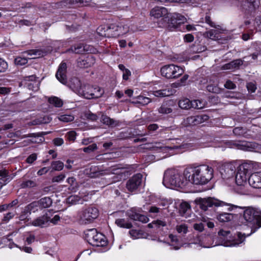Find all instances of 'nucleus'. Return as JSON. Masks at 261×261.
<instances>
[{
    "label": "nucleus",
    "mask_w": 261,
    "mask_h": 261,
    "mask_svg": "<svg viewBox=\"0 0 261 261\" xmlns=\"http://www.w3.org/2000/svg\"><path fill=\"white\" fill-rule=\"evenodd\" d=\"M158 112L160 114H167L171 113L172 112V110L167 104L164 103L158 109Z\"/></svg>",
    "instance_id": "obj_46"
},
{
    "label": "nucleus",
    "mask_w": 261,
    "mask_h": 261,
    "mask_svg": "<svg viewBox=\"0 0 261 261\" xmlns=\"http://www.w3.org/2000/svg\"><path fill=\"white\" fill-rule=\"evenodd\" d=\"M230 233L229 230H224L221 229L218 232V236L221 241V245L226 247L237 246L241 244L244 240L245 238L242 236L241 232H238L237 239L233 240H228L225 239L227 238V236Z\"/></svg>",
    "instance_id": "obj_10"
},
{
    "label": "nucleus",
    "mask_w": 261,
    "mask_h": 261,
    "mask_svg": "<svg viewBox=\"0 0 261 261\" xmlns=\"http://www.w3.org/2000/svg\"><path fill=\"white\" fill-rule=\"evenodd\" d=\"M110 37H117L123 35L129 31V27L124 20L116 19L113 22L108 24Z\"/></svg>",
    "instance_id": "obj_6"
},
{
    "label": "nucleus",
    "mask_w": 261,
    "mask_h": 261,
    "mask_svg": "<svg viewBox=\"0 0 261 261\" xmlns=\"http://www.w3.org/2000/svg\"><path fill=\"white\" fill-rule=\"evenodd\" d=\"M224 87L228 89H234L236 85L230 80H227L224 84Z\"/></svg>",
    "instance_id": "obj_64"
},
{
    "label": "nucleus",
    "mask_w": 261,
    "mask_h": 261,
    "mask_svg": "<svg viewBox=\"0 0 261 261\" xmlns=\"http://www.w3.org/2000/svg\"><path fill=\"white\" fill-rule=\"evenodd\" d=\"M243 63V61L241 59H237L231 62L229 65L231 66L232 68H239L240 66L242 65Z\"/></svg>",
    "instance_id": "obj_58"
},
{
    "label": "nucleus",
    "mask_w": 261,
    "mask_h": 261,
    "mask_svg": "<svg viewBox=\"0 0 261 261\" xmlns=\"http://www.w3.org/2000/svg\"><path fill=\"white\" fill-rule=\"evenodd\" d=\"M110 37H117L123 35L129 31V27L124 20L116 19L113 22L108 24Z\"/></svg>",
    "instance_id": "obj_7"
},
{
    "label": "nucleus",
    "mask_w": 261,
    "mask_h": 261,
    "mask_svg": "<svg viewBox=\"0 0 261 261\" xmlns=\"http://www.w3.org/2000/svg\"><path fill=\"white\" fill-rule=\"evenodd\" d=\"M83 47H84V54H95L97 51L96 48L90 45L83 43Z\"/></svg>",
    "instance_id": "obj_48"
},
{
    "label": "nucleus",
    "mask_w": 261,
    "mask_h": 261,
    "mask_svg": "<svg viewBox=\"0 0 261 261\" xmlns=\"http://www.w3.org/2000/svg\"><path fill=\"white\" fill-rule=\"evenodd\" d=\"M248 175L243 172H241L238 170L236 175V182L238 186H244L247 184V179Z\"/></svg>",
    "instance_id": "obj_27"
},
{
    "label": "nucleus",
    "mask_w": 261,
    "mask_h": 261,
    "mask_svg": "<svg viewBox=\"0 0 261 261\" xmlns=\"http://www.w3.org/2000/svg\"><path fill=\"white\" fill-rule=\"evenodd\" d=\"M96 232L97 230L95 228L88 229L84 232L85 238L89 244H91Z\"/></svg>",
    "instance_id": "obj_38"
},
{
    "label": "nucleus",
    "mask_w": 261,
    "mask_h": 261,
    "mask_svg": "<svg viewBox=\"0 0 261 261\" xmlns=\"http://www.w3.org/2000/svg\"><path fill=\"white\" fill-rule=\"evenodd\" d=\"M86 118L87 119L92 120V121H95L97 119L98 116L96 114H93L91 113V112H89L85 114V115Z\"/></svg>",
    "instance_id": "obj_63"
},
{
    "label": "nucleus",
    "mask_w": 261,
    "mask_h": 261,
    "mask_svg": "<svg viewBox=\"0 0 261 261\" xmlns=\"http://www.w3.org/2000/svg\"><path fill=\"white\" fill-rule=\"evenodd\" d=\"M99 215L98 210L94 206L83 208L79 213V221L81 224L92 223Z\"/></svg>",
    "instance_id": "obj_5"
},
{
    "label": "nucleus",
    "mask_w": 261,
    "mask_h": 261,
    "mask_svg": "<svg viewBox=\"0 0 261 261\" xmlns=\"http://www.w3.org/2000/svg\"><path fill=\"white\" fill-rule=\"evenodd\" d=\"M191 146L190 144L182 143L179 145H175L173 146L170 147V148L172 149H175L177 150V152L180 153L185 151L186 149L189 148Z\"/></svg>",
    "instance_id": "obj_41"
},
{
    "label": "nucleus",
    "mask_w": 261,
    "mask_h": 261,
    "mask_svg": "<svg viewBox=\"0 0 261 261\" xmlns=\"http://www.w3.org/2000/svg\"><path fill=\"white\" fill-rule=\"evenodd\" d=\"M8 67V65L7 62L0 58V72H5L7 70Z\"/></svg>",
    "instance_id": "obj_57"
},
{
    "label": "nucleus",
    "mask_w": 261,
    "mask_h": 261,
    "mask_svg": "<svg viewBox=\"0 0 261 261\" xmlns=\"http://www.w3.org/2000/svg\"><path fill=\"white\" fill-rule=\"evenodd\" d=\"M161 75L167 79H175L184 73V70L180 66L168 64L163 66L160 70Z\"/></svg>",
    "instance_id": "obj_9"
},
{
    "label": "nucleus",
    "mask_w": 261,
    "mask_h": 261,
    "mask_svg": "<svg viewBox=\"0 0 261 261\" xmlns=\"http://www.w3.org/2000/svg\"><path fill=\"white\" fill-rule=\"evenodd\" d=\"M248 130L246 127H236L233 129V133L237 137H244L246 138H250L251 135L248 134Z\"/></svg>",
    "instance_id": "obj_29"
},
{
    "label": "nucleus",
    "mask_w": 261,
    "mask_h": 261,
    "mask_svg": "<svg viewBox=\"0 0 261 261\" xmlns=\"http://www.w3.org/2000/svg\"><path fill=\"white\" fill-rule=\"evenodd\" d=\"M176 229L179 233H182L183 234H186L187 233L188 231V226L187 225L185 224L177 225L176 227Z\"/></svg>",
    "instance_id": "obj_55"
},
{
    "label": "nucleus",
    "mask_w": 261,
    "mask_h": 261,
    "mask_svg": "<svg viewBox=\"0 0 261 261\" xmlns=\"http://www.w3.org/2000/svg\"><path fill=\"white\" fill-rule=\"evenodd\" d=\"M187 183L184 173L182 174L178 170L170 168L164 172L163 184L167 188H182Z\"/></svg>",
    "instance_id": "obj_3"
},
{
    "label": "nucleus",
    "mask_w": 261,
    "mask_h": 261,
    "mask_svg": "<svg viewBox=\"0 0 261 261\" xmlns=\"http://www.w3.org/2000/svg\"><path fill=\"white\" fill-rule=\"evenodd\" d=\"M168 13V10L164 7H155L150 11V15L156 18L165 17Z\"/></svg>",
    "instance_id": "obj_24"
},
{
    "label": "nucleus",
    "mask_w": 261,
    "mask_h": 261,
    "mask_svg": "<svg viewBox=\"0 0 261 261\" xmlns=\"http://www.w3.org/2000/svg\"><path fill=\"white\" fill-rule=\"evenodd\" d=\"M81 200L77 195H71L66 199V202L70 204H75Z\"/></svg>",
    "instance_id": "obj_49"
},
{
    "label": "nucleus",
    "mask_w": 261,
    "mask_h": 261,
    "mask_svg": "<svg viewBox=\"0 0 261 261\" xmlns=\"http://www.w3.org/2000/svg\"><path fill=\"white\" fill-rule=\"evenodd\" d=\"M139 213L137 209L135 207H133L128 210L126 212V215L129 217L130 219L137 221Z\"/></svg>",
    "instance_id": "obj_42"
},
{
    "label": "nucleus",
    "mask_w": 261,
    "mask_h": 261,
    "mask_svg": "<svg viewBox=\"0 0 261 261\" xmlns=\"http://www.w3.org/2000/svg\"><path fill=\"white\" fill-rule=\"evenodd\" d=\"M95 60L92 55H89L85 58H79L77 60V65L80 68H88L93 65Z\"/></svg>",
    "instance_id": "obj_21"
},
{
    "label": "nucleus",
    "mask_w": 261,
    "mask_h": 261,
    "mask_svg": "<svg viewBox=\"0 0 261 261\" xmlns=\"http://www.w3.org/2000/svg\"><path fill=\"white\" fill-rule=\"evenodd\" d=\"M195 203L199 206V207L203 211H206L209 208H212L215 211L218 209L224 210L225 206H228L227 211H231L234 208H239L243 209L244 207L238 206L236 205L227 203L220 200L214 197H208L207 198H198L195 200Z\"/></svg>",
    "instance_id": "obj_2"
},
{
    "label": "nucleus",
    "mask_w": 261,
    "mask_h": 261,
    "mask_svg": "<svg viewBox=\"0 0 261 261\" xmlns=\"http://www.w3.org/2000/svg\"><path fill=\"white\" fill-rule=\"evenodd\" d=\"M97 33L100 36L105 37H110L108 34H109V25H101L98 27L96 30Z\"/></svg>",
    "instance_id": "obj_36"
},
{
    "label": "nucleus",
    "mask_w": 261,
    "mask_h": 261,
    "mask_svg": "<svg viewBox=\"0 0 261 261\" xmlns=\"http://www.w3.org/2000/svg\"><path fill=\"white\" fill-rule=\"evenodd\" d=\"M57 5L61 8L65 7H70L74 6L83 7V1L82 0H62L58 3Z\"/></svg>",
    "instance_id": "obj_22"
},
{
    "label": "nucleus",
    "mask_w": 261,
    "mask_h": 261,
    "mask_svg": "<svg viewBox=\"0 0 261 261\" xmlns=\"http://www.w3.org/2000/svg\"><path fill=\"white\" fill-rule=\"evenodd\" d=\"M193 101L188 98L180 100L178 102L179 107L182 109H189L192 108Z\"/></svg>",
    "instance_id": "obj_39"
},
{
    "label": "nucleus",
    "mask_w": 261,
    "mask_h": 261,
    "mask_svg": "<svg viewBox=\"0 0 261 261\" xmlns=\"http://www.w3.org/2000/svg\"><path fill=\"white\" fill-rule=\"evenodd\" d=\"M204 103L199 100H193L192 108L201 109L204 107Z\"/></svg>",
    "instance_id": "obj_56"
},
{
    "label": "nucleus",
    "mask_w": 261,
    "mask_h": 261,
    "mask_svg": "<svg viewBox=\"0 0 261 261\" xmlns=\"http://www.w3.org/2000/svg\"><path fill=\"white\" fill-rule=\"evenodd\" d=\"M229 144L230 147L248 151H252L257 147V144L255 142L245 141H231Z\"/></svg>",
    "instance_id": "obj_14"
},
{
    "label": "nucleus",
    "mask_w": 261,
    "mask_h": 261,
    "mask_svg": "<svg viewBox=\"0 0 261 261\" xmlns=\"http://www.w3.org/2000/svg\"><path fill=\"white\" fill-rule=\"evenodd\" d=\"M38 202L40 208L49 207L52 204V200L49 197H45L37 201Z\"/></svg>",
    "instance_id": "obj_35"
},
{
    "label": "nucleus",
    "mask_w": 261,
    "mask_h": 261,
    "mask_svg": "<svg viewBox=\"0 0 261 261\" xmlns=\"http://www.w3.org/2000/svg\"><path fill=\"white\" fill-rule=\"evenodd\" d=\"M235 166L230 163H225L221 168L220 173L224 179H228L233 176L236 172Z\"/></svg>",
    "instance_id": "obj_16"
},
{
    "label": "nucleus",
    "mask_w": 261,
    "mask_h": 261,
    "mask_svg": "<svg viewBox=\"0 0 261 261\" xmlns=\"http://www.w3.org/2000/svg\"><path fill=\"white\" fill-rule=\"evenodd\" d=\"M186 18L182 15L178 13L173 14L168 19V27L171 31L174 30H181L182 28H185L184 22Z\"/></svg>",
    "instance_id": "obj_12"
},
{
    "label": "nucleus",
    "mask_w": 261,
    "mask_h": 261,
    "mask_svg": "<svg viewBox=\"0 0 261 261\" xmlns=\"http://www.w3.org/2000/svg\"><path fill=\"white\" fill-rule=\"evenodd\" d=\"M169 238L170 241L169 244L171 246L173 247L174 249L178 250L181 247L182 244L177 239L176 236L170 234L169 236Z\"/></svg>",
    "instance_id": "obj_31"
},
{
    "label": "nucleus",
    "mask_w": 261,
    "mask_h": 261,
    "mask_svg": "<svg viewBox=\"0 0 261 261\" xmlns=\"http://www.w3.org/2000/svg\"><path fill=\"white\" fill-rule=\"evenodd\" d=\"M67 65L65 62H61L56 74L57 79L62 84H66L67 82Z\"/></svg>",
    "instance_id": "obj_18"
},
{
    "label": "nucleus",
    "mask_w": 261,
    "mask_h": 261,
    "mask_svg": "<svg viewBox=\"0 0 261 261\" xmlns=\"http://www.w3.org/2000/svg\"><path fill=\"white\" fill-rule=\"evenodd\" d=\"M124 168H125V167L122 166V165L120 164L111 166L106 170H101L98 167L94 166L90 168L89 172L88 174L90 177L95 178L110 172H112L113 174H118L119 173L117 171L118 170Z\"/></svg>",
    "instance_id": "obj_11"
},
{
    "label": "nucleus",
    "mask_w": 261,
    "mask_h": 261,
    "mask_svg": "<svg viewBox=\"0 0 261 261\" xmlns=\"http://www.w3.org/2000/svg\"><path fill=\"white\" fill-rule=\"evenodd\" d=\"M153 94L156 97H162L169 96L170 95V92L169 90L166 89H162L154 91Z\"/></svg>",
    "instance_id": "obj_47"
},
{
    "label": "nucleus",
    "mask_w": 261,
    "mask_h": 261,
    "mask_svg": "<svg viewBox=\"0 0 261 261\" xmlns=\"http://www.w3.org/2000/svg\"><path fill=\"white\" fill-rule=\"evenodd\" d=\"M232 5H240L243 9L252 11L258 7V0H228Z\"/></svg>",
    "instance_id": "obj_15"
},
{
    "label": "nucleus",
    "mask_w": 261,
    "mask_h": 261,
    "mask_svg": "<svg viewBox=\"0 0 261 261\" xmlns=\"http://www.w3.org/2000/svg\"><path fill=\"white\" fill-rule=\"evenodd\" d=\"M52 171H61L63 169L64 164L60 161H53L51 163Z\"/></svg>",
    "instance_id": "obj_44"
},
{
    "label": "nucleus",
    "mask_w": 261,
    "mask_h": 261,
    "mask_svg": "<svg viewBox=\"0 0 261 261\" xmlns=\"http://www.w3.org/2000/svg\"><path fill=\"white\" fill-rule=\"evenodd\" d=\"M217 35V31L215 30H211L209 31H207L203 34L204 37L208 38L213 40H216L218 39Z\"/></svg>",
    "instance_id": "obj_45"
},
{
    "label": "nucleus",
    "mask_w": 261,
    "mask_h": 261,
    "mask_svg": "<svg viewBox=\"0 0 261 261\" xmlns=\"http://www.w3.org/2000/svg\"><path fill=\"white\" fill-rule=\"evenodd\" d=\"M234 215L226 212H217L216 219L220 222H228L232 220Z\"/></svg>",
    "instance_id": "obj_25"
},
{
    "label": "nucleus",
    "mask_w": 261,
    "mask_h": 261,
    "mask_svg": "<svg viewBox=\"0 0 261 261\" xmlns=\"http://www.w3.org/2000/svg\"><path fill=\"white\" fill-rule=\"evenodd\" d=\"M129 234L133 239H137L143 238L144 233L141 230L131 229L129 231Z\"/></svg>",
    "instance_id": "obj_43"
},
{
    "label": "nucleus",
    "mask_w": 261,
    "mask_h": 261,
    "mask_svg": "<svg viewBox=\"0 0 261 261\" xmlns=\"http://www.w3.org/2000/svg\"><path fill=\"white\" fill-rule=\"evenodd\" d=\"M14 62L16 65L22 66L28 63V59L27 58L18 56L15 59Z\"/></svg>",
    "instance_id": "obj_51"
},
{
    "label": "nucleus",
    "mask_w": 261,
    "mask_h": 261,
    "mask_svg": "<svg viewBox=\"0 0 261 261\" xmlns=\"http://www.w3.org/2000/svg\"><path fill=\"white\" fill-rule=\"evenodd\" d=\"M79 93L85 98L90 99L101 97L104 93V90L98 86L93 87L87 84L81 86Z\"/></svg>",
    "instance_id": "obj_8"
},
{
    "label": "nucleus",
    "mask_w": 261,
    "mask_h": 261,
    "mask_svg": "<svg viewBox=\"0 0 261 261\" xmlns=\"http://www.w3.org/2000/svg\"><path fill=\"white\" fill-rule=\"evenodd\" d=\"M190 205L187 202L183 201L180 204L178 212L181 216L187 217V212L190 210Z\"/></svg>",
    "instance_id": "obj_32"
},
{
    "label": "nucleus",
    "mask_w": 261,
    "mask_h": 261,
    "mask_svg": "<svg viewBox=\"0 0 261 261\" xmlns=\"http://www.w3.org/2000/svg\"><path fill=\"white\" fill-rule=\"evenodd\" d=\"M100 121L109 127H114L119 125L120 122L119 121L112 119L106 115H102Z\"/></svg>",
    "instance_id": "obj_28"
},
{
    "label": "nucleus",
    "mask_w": 261,
    "mask_h": 261,
    "mask_svg": "<svg viewBox=\"0 0 261 261\" xmlns=\"http://www.w3.org/2000/svg\"><path fill=\"white\" fill-rule=\"evenodd\" d=\"M65 177V175L63 173L60 174L57 176L53 177L51 179L53 182H59L63 180Z\"/></svg>",
    "instance_id": "obj_61"
},
{
    "label": "nucleus",
    "mask_w": 261,
    "mask_h": 261,
    "mask_svg": "<svg viewBox=\"0 0 261 261\" xmlns=\"http://www.w3.org/2000/svg\"><path fill=\"white\" fill-rule=\"evenodd\" d=\"M48 102L50 104L57 108H60L63 105L62 99L56 96H51L49 97L48 99Z\"/></svg>",
    "instance_id": "obj_40"
},
{
    "label": "nucleus",
    "mask_w": 261,
    "mask_h": 261,
    "mask_svg": "<svg viewBox=\"0 0 261 261\" xmlns=\"http://www.w3.org/2000/svg\"><path fill=\"white\" fill-rule=\"evenodd\" d=\"M15 216L14 212H9L6 214L4 215V216L3 218V221L4 222H8L10 219L13 218Z\"/></svg>",
    "instance_id": "obj_62"
},
{
    "label": "nucleus",
    "mask_w": 261,
    "mask_h": 261,
    "mask_svg": "<svg viewBox=\"0 0 261 261\" xmlns=\"http://www.w3.org/2000/svg\"><path fill=\"white\" fill-rule=\"evenodd\" d=\"M250 186L255 189H261V171L252 173L248 178Z\"/></svg>",
    "instance_id": "obj_19"
},
{
    "label": "nucleus",
    "mask_w": 261,
    "mask_h": 261,
    "mask_svg": "<svg viewBox=\"0 0 261 261\" xmlns=\"http://www.w3.org/2000/svg\"><path fill=\"white\" fill-rule=\"evenodd\" d=\"M115 224L122 228H131L133 227V225L131 222L126 220L125 219H117L115 220Z\"/></svg>",
    "instance_id": "obj_37"
},
{
    "label": "nucleus",
    "mask_w": 261,
    "mask_h": 261,
    "mask_svg": "<svg viewBox=\"0 0 261 261\" xmlns=\"http://www.w3.org/2000/svg\"><path fill=\"white\" fill-rule=\"evenodd\" d=\"M50 217L47 214L39 217L32 222V224L35 226L44 227L49 221Z\"/></svg>",
    "instance_id": "obj_26"
},
{
    "label": "nucleus",
    "mask_w": 261,
    "mask_h": 261,
    "mask_svg": "<svg viewBox=\"0 0 261 261\" xmlns=\"http://www.w3.org/2000/svg\"><path fill=\"white\" fill-rule=\"evenodd\" d=\"M95 235L91 245L97 247H103L107 245L108 241L103 234L97 232Z\"/></svg>",
    "instance_id": "obj_23"
},
{
    "label": "nucleus",
    "mask_w": 261,
    "mask_h": 261,
    "mask_svg": "<svg viewBox=\"0 0 261 261\" xmlns=\"http://www.w3.org/2000/svg\"><path fill=\"white\" fill-rule=\"evenodd\" d=\"M84 49L83 43H79L72 45L70 48L66 50V53L83 54H84Z\"/></svg>",
    "instance_id": "obj_30"
},
{
    "label": "nucleus",
    "mask_w": 261,
    "mask_h": 261,
    "mask_svg": "<svg viewBox=\"0 0 261 261\" xmlns=\"http://www.w3.org/2000/svg\"><path fill=\"white\" fill-rule=\"evenodd\" d=\"M36 186L37 184L36 182L32 180H28L23 181L21 184V187L22 188H33L36 187Z\"/></svg>",
    "instance_id": "obj_50"
},
{
    "label": "nucleus",
    "mask_w": 261,
    "mask_h": 261,
    "mask_svg": "<svg viewBox=\"0 0 261 261\" xmlns=\"http://www.w3.org/2000/svg\"><path fill=\"white\" fill-rule=\"evenodd\" d=\"M133 103H139L142 105H146L151 102V99L147 97L142 95H139L137 97H133Z\"/></svg>",
    "instance_id": "obj_33"
},
{
    "label": "nucleus",
    "mask_w": 261,
    "mask_h": 261,
    "mask_svg": "<svg viewBox=\"0 0 261 261\" xmlns=\"http://www.w3.org/2000/svg\"><path fill=\"white\" fill-rule=\"evenodd\" d=\"M143 175L137 173L130 177L126 183V188L130 192H137L140 188L142 183Z\"/></svg>",
    "instance_id": "obj_13"
},
{
    "label": "nucleus",
    "mask_w": 261,
    "mask_h": 261,
    "mask_svg": "<svg viewBox=\"0 0 261 261\" xmlns=\"http://www.w3.org/2000/svg\"><path fill=\"white\" fill-rule=\"evenodd\" d=\"M40 208L38 202L35 201L24 207L23 211L20 216V220L26 219L32 213H35Z\"/></svg>",
    "instance_id": "obj_17"
},
{
    "label": "nucleus",
    "mask_w": 261,
    "mask_h": 261,
    "mask_svg": "<svg viewBox=\"0 0 261 261\" xmlns=\"http://www.w3.org/2000/svg\"><path fill=\"white\" fill-rule=\"evenodd\" d=\"M213 169L206 165L186 168L184 175L187 181L196 185L207 184L213 177Z\"/></svg>",
    "instance_id": "obj_1"
},
{
    "label": "nucleus",
    "mask_w": 261,
    "mask_h": 261,
    "mask_svg": "<svg viewBox=\"0 0 261 261\" xmlns=\"http://www.w3.org/2000/svg\"><path fill=\"white\" fill-rule=\"evenodd\" d=\"M243 217L248 225H252L255 229L261 227V212L248 207L244 211Z\"/></svg>",
    "instance_id": "obj_4"
},
{
    "label": "nucleus",
    "mask_w": 261,
    "mask_h": 261,
    "mask_svg": "<svg viewBox=\"0 0 261 261\" xmlns=\"http://www.w3.org/2000/svg\"><path fill=\"white\" fill-rule=\"evenodd\" d=\"M252 169V165L248 163H244L240 165L238 168V170L239 171L243 172L244 173L247 174L248 175H249L250 174Z\"/></svg>",
    "instance_id": "obj_34"
},
{
    "label": "nucleus",
    "mask_w": 261,
    "mask_h": 261,
    "mask_svg": "<svg viewBox=\"0 0 261 261\" xmlns=\"http://www.w3.org/2000/svg\"><path fill=\"white\" fill-rule=\"evenodd\" d=\"M74 116L71 115H63L59 117L60 121L64 122H71L74 120Z\"/></svg>",
    "instance_id": "obj_53"
},
{
    "label": "nucleus",
    "mask_w": 261,
    "mask_h": 261,
    "mask_svg": "<svg viewBox=\"0 0 261 261\" xmlns=\"http://www.w3.org/2000/svg\"><path fill=\"white\" fill-rule=\"evenodd\" d=\"M246 87L249 92L254 93L256 90V84L253 82H249L247 83Z\"/></svg>",
    "instance_id": "obj_60"
},
{
    "label": "nucleus",
    "mask_w": 261,
    "mask_h": 261,
    "mask_svg": "<svg viewBox=\"0 0 261 261\" xmlns=\"http://www.w3.org/2000/svg\"><path fill=\"white\" fill-rule=\"evenodd\" d=\"M207 90L212 93H219L221 92V89L219 88L217 85L210 84L206 87Z\"/></svg>",
    "instance_id": "obj_52"
},
{
    "label": "nucleus",
    "mask_w": 261,
    "mask_h": 261,
    "mask_svg": "<svg viewBox=\"0 0 261 261\" xmlns=\"http://www.w3.org/2000/svg\"><path fill=\"white\" fill-rule=\"evenodd\" d=\"M209 118V117L205 114L191 116L187 118V122L190 125H196L200 124Z\"/></svg>",
    "instance_id": "obj_20"
},
{
    "label": "nucleus",
    "mask_w": 261,
    "mask_h": 261,
    "mask_svg": "<svg viewBox=\"0 0 261 261\" xmlns=\"http://www.w3.org/2000/svg\"><path fill=\"white\" fill-rule=\"evenodd\" d=\"M97 149V145L93 143L88 147L83 148V151L86 153H91Z\"/></svg>",
    "instance_id": "obj_59"
},
{
    "label": "nucleus",
    "mask_w": 261,
    "mask_h": 261,
    "mask_svg": "<svg viewBox=\"0 0 261 261\" xmlns=\"http://www.w3.org/2000/svg\"><path fill=\"white\" fill-rule=\"evenodd\" d=\"M76 133L74 130L68 132L65 135L66 139L69 141L74 142L76 139Z\"/></svg>",
    "instance_id": "obj_54"
}]
</instances>
